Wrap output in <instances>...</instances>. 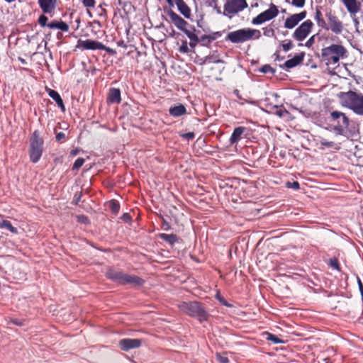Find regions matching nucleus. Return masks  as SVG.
Masks as SVG:
<instances>
[{"mask_svg": "<svg viewBox=\"0 0 363 363\" xmlns=\"http://www.w3.org/2000/svg\"><path fill=\"white\" fill-rule=\"evenodd\" d=\"M347 56V49L342 45L332 44L321 50L322 59L327 65L337 64L341 59Z\"/></svg>", "mask_w": 363, "mask_h": 363, "instance_id": "1", "label": "nucleus"}, {"mask_svg": "<svg viewBox=\"0 0 363 363\" xmlns=\"http://www.w3.org/2000/svg\"><path fill=\"white\" fill-rule=\"evenodd\" d=\"M342 104L355 113L363 116V94L352 91L342 93Z\"/></svg>", "mask_w": 363, "mask_h": 363, "instance_id": "2", "label": "nucleus"}, {"mask_svg": "<svg viewBox=\"0 0 363 363\" xmlns=\"http://www.w3.org/2000/svg\"><path fill=\"white\" fill-rule=\"evenodd\" d=\"M178 308L184 313L197 318L200 322L207 320L209 315L197 301L182 302Z\"/></svg>", "mask_w": 363, "mask_h": 363, "instance_id": "3", "label": "nucleus"}, {"mask_svg": "<svg viewBox=\"0 0 363 363\" xmlns=\"http://www.w3.org/2000/svg\"><path fill=\"white\" fill-rule=\"evenodd\" d=\"M261 33L259 30L253 28H242L230 32L226 36V40L233 43H240L252 39H259Z\"/></svg>", "mask_w": 363, "mask_h": 363, "instance_id": "4", "label": "nucleus"}, {"mask_svg": "<svg viewBox=\"0 0 363 363\" xmlns=\"http://www.w3.org/2000/svg\"><path fill=\"white\" fill-rule=\"evenodd\" d=\"M44 140L40 136L39 132L35 130L30 139V149L29 155L30 161L33 163H37L43 152Z\"/></svg>", "mask_w": 363, "mask_h": 363, "instance_id": "5", "label": "nucleus"}, {"mask_svg": "<svg viewBox=\"0 0 363 363\" xmlns=\"http://www.w3.org/2000/svg\"><path fill=\"white\" fill-rule=\"evenodd\" d=\"M325 16L326 18V26L323 27V29L330 30L336 35L340 34L344 29L343 23L335 15V12L331 9H326Z\"/></svg>", "mask_w": 363, "mask_h": 363, "instance_id": "6", "label": "nucleus"}, {"mask_svg": "<svg viewBox=\"0 0 363 363\" xmlns=\"http://www.w3.org/2000/svg\"><path fill=\"white\" fill-rule=\"evenodd\" d=\"M247 7L246 0H227L224 4L223 15L231 19L233 16Z\"/></svg>", "mask_w": 363, "mask_h": 363, "instance_id": "7", "label": "nucleus"}, {"mask_svg": "<svg viewBox=\"0 0 363 363\" xmlns=\"http://www.w3.org/2000/svg\"><path fill=\"white\" fill-rule=\"evenodd\" d=\"M331 118L333 120H339L340 118L342 119V124H340V122L338 121L337 125H334L333 130L336 133L337 135H345L347 133V129L349 126L350 120L345 116V113L340 111H333L330 113Z\"/></svg>", "mask_w": 363, "mask_h": 363, "instance_id": "8", "label": "nucleus"}, {"mask_svg": "<svg viewBox=\"0 0 363 363\" xmlns=\"http://www.w3.org/2000/svg\"><path fill=\"white\" fill-rule=\"evenodd\" d=\"M279 14V10L276 5L271 4L266 11L262 12L252 21L253 25H259L266 21H270Z\"/></svg>", "mask_w": 363, "mask_h": 363, "instance_id": "9", "label": "nucleus"}, {"mask_svg": "<svg viewBox=\"0 0 363 363\" xmlns=\"http://www.w3.org/2000/svg\"><path fill=\"white\" fill-rule=\"evenodd\" d=\"M313 23L311 20L302 23L294 31L293 38L298 41L303 40L311 33Z\"/></svg>", "mask_w": 363, "mask_h": 363, "instance_id": "10", "label": "nucleus"}, {"mask_svg": "<svg viewBox=\"0 0 363 363\" xmlns=\"http://www.w3.org/2000/svg\"><path fill=\"white\" fill-rule=\"evenodd\" d=\"M77 48H82L84 50H107L110 52H112V50L107 49L106 46L100 42L93 40H79L78 41Z\"/></svg>", "mask_w": 363, "mask_h": 363, "instance_id": "11", "label": "nucleus"}, {"mask_svg": "<svg viewBox=\"0 0 363 363\" xmlns=\"http://www.w3.org/2000/svg\"><path fill=\"white\" fill-rule=\"evenodd\" d=\"M306 16V11H303L298 13L293 14L286 19L284 23V27L288 29H292L295 26H296L301 21L304 19Z\"/></svg>", "mask_w": 363, "mask_h": 363, "instance_id": "12", "label": "nucleus"}, {"mask_svg": "<svg viewBox=\"0 0 363 363\" xmlns=\"http://www.w3.org/2000/svg\"><path fill=\"white\" fill-rule=\"evenodd\" d=\"M167 15L169 17L171 22L179 29L184 30V27L189 26V23L182 18L173 10L170 9L167 11Z\"/></svg>", "mask_w": 363, "mask_h": 363, "instance_id": "13", "label": "nucleus"}, {"mask_svg": "<svg viewBox=\"0 0 363 363\" xmlns=\"http://www.w3.org/2000/svg\"><path fill=\"white\" fill-rule=\"evenodd\" d=\"M142 341L140 339L124 338L119 341V346L123 351H128L132 349L140 347Z\"/></svg>", "mask_w": 363, "mask_h": 363, "instance_id": "14", "label": "nucleus"}, {"mask_svg": "<svg viewBox=\"0 0 363 363\" xmlns=\"http://www.w3.org/2000/svg\"><path fill=\"white\" fill-rule=\"evenodd\" d=\"M304 57V53L295 55L293 58L288 60L284 64L281 65L280 67L285 69H290L302 63Z\"/></svg>", "mask_w": 363, "mask_h": 363, "instance_id": "15", "label": "nucleus"}, {"mask_svg": "<svg viewBox=\"0 0 363 363\" xmlns=\"http://www.w3.org/2000/svg\"><path fill=\"white\" fill-rule=\"evenodd\" d=\"M125 273L122 271L110 269L106 272V277L118 284H123Z\"/></svg>", "mask_w": 363, "mask_h": 363, "instance_id": "16", "label": "nucleus"}, {"mask_svg": "<svg viewBox=\"0 0 363 363\" xmlns=\"http://www.w3.org/2000/svg\"><path fill=\"white\" fill-rule=\"evenodd\" d=\"M38 4L44 13H50L55 9L57 0H38Z\"/></svg>", "mask_w": 363, "mask_h": 363, "instance_id": "17", "label": "nucleus"}, {"mask_svg": "<svg viewBox=\"0 0 363 363\" xmlns=\"http://www.w3.org/2000/svg\"><path fill=\"white\" fill-rule=\"evenodd\" d=\"M174 3L177 7L179 12L186 18H190L191 12L189 6L184 0H174Z\"/></svg>", "mask_w": 363, "mask_h": 363, "instance_id": "18", "label": "nucleus"}, {"mask_svg": "<svg viewBox=\"0 0 363 363\" xmlns=\"http://www.w3.org/2000/svg\"><path fill=\"white\" fill-rule=\"evenodd\" d=\"M123 284H130L134 286H139L143 284L144 280L135 275L125 274Z\"/></svg>", "mask_w": 363, "mask_h": 363, "instance_id": "19", "label": "nucleus"}, {"mask_svg": "<svg viewBox=\"0 0 363 363\" xmlns=\"http://www.w3.org/2000/svg\"><path fill=\"white\" fill-rule=\"evenodd\" d=\"M108 99L110 103L119 104L121 103V91L119 89L111 88L108 91Z\"/></svg>", "mask_w": 363, "mask_h": 363, "instance_id": "20", "label": "nucleus"}, {"mask_svg": "<svg viewBox=\"0 0 363 363\" xmlns=\"http://www.w3.org/2000/svg\"><path fill=\"white\" fill-rule=\"evenodd\" d=\"M48 27L50 29H60L62 31L67 32L69 30V26L62 21L54 20L48 24Z\"/></svg>", "mask_w": 363, "mask_h": 363, "instance_id": "21", "label": "nucleus"}, {"mask_svg": "<svg viewBox=\"0 0 363 363\" xmlns=\"http://www.w3.org/2000/svg\"><path fill=\"white\" fill-rule=\"evenodd\" d=\"M169 114L173 117H179L186 114V109L182 104H179L174 106H172L169 109Z\"/></svg>", "mask_w": 363, "mask_h": 363, "instance_id": "22", "label": "nucleus"}, {"mask_svg": "<svg viewBox=\"0 0 363 363\" xmlns=\"http://www.w3.org/2000/svg\"><path fill=\"white\" fill-rule=\"evenodd\" d=\"M350 13H356L359 11V6L356 0H341Z\"/></svg>", "mask_w": 363, "mask_h": 363, "instance_id": "23", "label": "nucleus"}, {"mask_svg": "<svg viewBox=\"0 0 363 363\" xmlns=\"http://www.w3.org/2000/svg\"><path fill=\"white\" fill-rule=\"evenodd\" d=\"M245 127L240 126V127L235 128L230 136V143L234 144V143H237L238 140H240L241 138V135L245 132Z\"/></svg>", "mask_w": 363, "mask_h": 363, "instance_id": "24", "label": "nucleus"}, {"mask_svg": "<svg viewBox=\"0 0 363 363\" xmlns=\"http://www.w3.org/2000/svg\"><path fill=\"white\" fill-rule=\"evenodd\" d=\"M48 94L50 97L52 98L56 102L57 106L64 111L65 110V107L63 104V101L58 92L52 89H49Z\"/></svg>", "mask_w": 363, "mask_h": 363, "instance_id": "25", "label": "nucleus"}, {"mask_svg": "<svg viewBox=\"0 0 363 363\" xmlns=\"http://www.w3.org/2000/svg\"><path fill=\"white\" fill-rule=\"evenodd\" d=\"M160 237L162 240L166 241L170 245H174L175 242L178 241V238L174 234H165L162 233L160 235Z\"/></svg>", "mask_w": 363, "mask_h": 363, "instance_id": "26", "label": "nucleus"}, {"mask_svg": "<svg viewBox=\"0 0 363 363\" xmlns=\"http://www.w3.org/2000/svg\"><path fill=\"white\" fill-rule=\"evenodd\" d=\"M314 18H315L318 27L323 28V27L326 26V24H325L326 20H325L323 18V14L318 9H317L315 11Z\"/></svg>", "mask_w": 363, "mask_h": 363, "instance_id": "27", "label": "nucleus"}, {"mask_svg": "<svg viewBox=\"0 0 363 363\" xmlns=\"http://www.w3.org/2000/svg\"><path fill=\"white\" fill-rule=\"evenodd\" d=\"M0 228H6L12 233H18L17 228L13 227L11 223L7 220H4L3 221L0 222Z\"/></svg>", "mask_w": 363, "mask_h": 363, "instance_id": "28", "label": "nucleus"}, {"mask_svg": "<svg viewBox=\"0 0 363 363\" xmlns=\"http://www.w3.org/2000/svg\"><path fill=\"white\" fill-rule=\"evenodd\" d=\"M181 30L184 32L190 40H195L194 38L198 37L197 35L195 33L196 29L194 26H191L190 29H188L186 28V27H184V30Z\"/></svg>", "mask_w": 363, "mask_h": 363, "instance_id": "29", "label": "nucleus"}, {"mask_svg": "<svg viewBox=\"0 0 363 363\" xmlns=\"http://www.w3.org/2000/svg\"><path fill=\"white\" fill-rule=\"evenodd\" d=\"M259 71L264 74L270 73L271 74H274L275 69L272 68L269 65H264L260 69Z\"/></svg>", "mask_w": 363, "mask_h": 363, "instance_id": "30", "label": "nucleus"}, {"mask_svg": "<svg viewBox=\"0 0 363 363\" xmlns=\"http://www.w3.org/2000/svg\"><path fill=\"white\" fill-rule=\"evenodd\" d=\"M109 208L113 213L116 214L119 211L120 205L116 201H111L109 203Z\"/></svg>", "mask_w": 363, "mask_h": 363, "instance_id": "31", "label": "nucleus"}, {"mask_svg": "<svg viewBox=\"0 0 363 363\" xmlns=\"http://www.w3.org/2000/svg\"><path fill=\"white\" fill-rule=\"evenodd\" d=\"M207 6L213 7L218 14H223V12H221L220 7L218 6L216 0H211L209 1H207Z\"/></svg>", "mask_w": 363, "mask_h": 363, "instance_id": "32", "label": "nucleus"}, {"mask_svg": "<svg viewBox=\"0 0 363 363\" xmlns=\"http://www.w3.org/2000/svg\"><path fill=\"white\" fill-rule=\"evenodd\" d=\"M274 108L276 109L275 114L279 117H284L286 115L289 114V112L283 106H275Z\"/></svg>", "mask_w": 363, "mask_h": 363, "instance_id": "33", "label": "nucleus"}, {"mask_svg": "<svg viewBox=\"0 0 363 363\" xmlns=\"http://www.w3.org/2000/svg\"><path fill=\"white\" fill-rule=\"evenodd\" d=\"M328 264L332 269L340 271L339 262L337 258L334 257L330 259Z\"/></svg>", "mask_w": 363, "mask_h": 363, "instance_id": "34", "label": "nucleus"}, {"mask_svg": "<svg viewBox=\"0 0 363 363\" xmlns=\"http://www.w3.org/2000/svg\"><path fill=\"white\" fill-rule=\"evenodd\" d=\"M263 34L264 35L267 37H274L275 36V31L271 27H265L263 28Z\"/></svg>", "mask_w": 363, "mask_h": 363, "instance_id": "35", "label": "nucleus"}, {"mask_svg": "<svg viewBox=\"0 0 363 363\" xmlns=\"http://www.w3.org/2000/svg\"><path fill=\"white\" fill-rule=\"evenodd\" d=\"M48 17L45 16L44 14H42L39 16L38 18V22L39 23V25L41 26V27H48V24L47 22H48Z\"/></svg>", "mask_w": 363, "mask_h": 363, "instance_id": "36", "label": "nucleus"}, {"mask_svg": "<svg viewBox=\"0 0 363 363\" xmlns=\"http://www.w3.org/2000/svg\"><path fill=\"white\" fill-rule=\"evenodd\" d=\"M267 339L268 340L273 342L274 343H276V344L284 342L283 340H280L278 337H277L276 335L271 334V333H267Z\"/></svg>", "mask_w": 363, "mask_h": 363, "instance_id": "37", "label": "nucleus"}, {"mask_svg": "<svg viewBox=\"0 0 363 363\" xmlns=\"http://www.w3.org/2000/svg\"><path fill=\"white\" fill-rule=\"evenodd\" d=\"M179 50L182 53H188L189 52V48L188 47V43L186 40H183L182 42V45L179 47Z\"/></svg>", "mask_w": 363, "mask_h": 363, "instance_id": "38", "label": "nucleus"}, {"mask_svg": "<svg viewBox=\"0 0 363 363\" xmlns=\"http://www.w3.org/2000/svg\"><path fill=\"white\" fill-rule=\"evenodd\" d=\"M84 163V159L79 157L74 163L72 169H79Z\"/></svg>", "mask_w": 363, "mask_h": 363, "instance_id": "39", "label": "nucleus"}, {"mask_svg": "<svg viewBox=\"0 0 363 363\" xmlns=\"http://www.w3.org/2000/svg\"><path fill=\"white\" fill-rule=\"evenodd\" d=\"M286 186L289 189H293L295 190H298L300 189V184L298 182H287L286 183Z\"/></svg>", "mask_w": 363, "mask_h": 363, "instance_id": "40", "label": "nucleus"}, {"mask_svg": "<svg viewBox=\"0 0 363 363\" xmlns=\"http://www.w3.org/2000/svg\"><path fill=\"white\" fill-rule=\"evenodd\" d=\"M320 144L321 146H324L326 147H333L335 145V143L333 141H328L327 140L322 138L320 140Z\"/></svg>", "mask_w": 363, "mask_h": 363, "instance_id": "41", "label": "nucleus"}, {"mask_svg": "<svg viewBox=\"0 0 363 363\" xmlns=\"http://www.w3.org/2000/svg\"><path fill=\"white\" fill-rule=\"evenodd\" d=\"M213 40V38H211L210 36L208 35H203L201 38V41L202 42V45H207L208 44H209L211 41Z\"/></svg>", "mask_w": 363, "mask_h": 363, "instance_id": "42", "label": "nucleus"}, {"mask_svg": "<svg viewBox=\"0 0 363 363\" xmlns=\"http://www.w3.org/2000/svg\"><path fill=\"white\" fill-rule=\"evenodd\" d=\"M281 46H282L283 50L285 52H287V51L290 50L291 49H292L293 43H292V42L291 40H288L287 42L284 43L281 45Z\"/></svg>", "mask_w": 363, "mask_h": 363, "instance_id": "43", "label": "nucleus"}, {"mask_svg": "<svg viewBox=\"0 0 363 363\" xmlns=\"http://www.w3.org/2000/svg\"><path fill=\"white\" fill-rule=\"evenodd\" d=\"M216 359L219 363H229V359L227 357L222 356L220 354H216Z\"/></svg>", "mask_w": 363, "mask_h": 363, "instance_id": "44", "label": "nucleus"}, {"mask_svg": "<svg viewBox=\"0 0 363 363\" xmlns=\"http://www.w3.org/2000/svg\"><path fill=\"white\" fill-rule=\"evenodd\" d=\"M291 4L298 8H302L305 5V0H292Z\"/></svg>", "mask_w": 363, "mask_h": 363, "instance_id": "45", "label": "nucleus"}, {"mask_svg": "<svg viewBox=\"0 0 363 363\" xmlns=\"http://www.w3.org/2000/svg\"><path fill=\"white\" fill-rule=\"evenodd\" d=\"M82 4L87 8L94 7L95 5V0H82Z\"/></svg>", "mask_w": 363, "mask_h": 363, "instance_id": "46", "label": "nucleus"}, {"mask_svg": "<svg viewBox=\"0 0 363 363\" xmlns=\"http://www.w3.org/2000/svg\"><path fill=\"white\" fill-rule=\"evenodd\" d=\"M181 136L187 140H190L194 138L195 134L193 132H189L186 133L182 134Z\"/></svg>", "mask_w": 363, "mask_h": 363, "instance_id": "47", "label": "nucleus"}, {"mask_svg": "<svg viewBox=\"0 0 363 363\" xmlns=\"http://www.w3.org/2000/svg\"><path fill=\"white\" fill-rule=\"evenodd\" d=\"M55 138L57 141L62 142L65 138V134L63 132H60L56 134Z\"/></svg>", "mask_w": 363, "mask_h": 363, "instance_id": "48", "label": "nucleus"}, {"mask_svg": "<svg viewBox=\"0 0 363 363\" xmlns=\"http://www.w3.org/2000/svg\"><path fill=\"white\" fill-rule=\"evenodd\" d=\"M315 42V35L311 36L306 43V46L310 48Z\"/></svg>", "mask_w": 363, "mask_h": 363, "instance_id": "49", "label": "nucleus"}, {"mask_svg": "<svg viewBox=\"0 0 363 363\" xmlns=\"http://www.w3.org/2000/svg\"><path fill=\"white\" fill-rule=\"evenodd\" d=\"M194 39L195 40H190L189 42V46L193 49L196 46L198 42L199 41V38L198 37L195 38Z\"/></svg>", "mask_w": 363, "mask_h": 363, "instance_id": "50", "label": "nucleus"}, {"mask_svg": "<svg viewBox=\"0 0 363 363\" xmlns=\"http://www.w3.org/2000/svg\"><path fill=\"white\" fill-rule=\"evenodd\" d=\"M358 288L359 290L360 294L363 292V284L359 277H357Z\"/></svg>", "mask_w": 363, "mask_h": 363, "instance_id": "51", "label": "nucleus"}, {"mask_svg": "<svg viewBox=\"0 0 363 363\" xmlns=\"http://www.w3.org/2000/svg\"><path fill=\"white\" fill-rule=\"evenodd\" d=\"M81 150L79 148H74L71 150L70 155L74 157L77 155L80 152Z\"/></svg>", "mask_w": 363, "mask_h": 363, "instance_id": "52", "label": "nucleus"}, {"mask_svg": "<svg viewBox=\"0 0 363 363\" xmlns=\"http://www.w3.org/2000/svg\"><path fill=\"white\" fill-rule=\"evenodd\" d=\"M121 218L126 222L130 221L131 219L130 215L128 213H124L122 216Z\"/></svg>", "mask_w": 363, "mask_h": 363, "instance_id": "53", "label": "nucleus"}, {"mask_svg": "<svg viewBox=\"0 0 363 363\" xmlns=\"http://www.w3.org/2000/svg\"><path fill=\"white\" fill-rule=\"evenodd\" d=\"M11 323H13V324H15V325H23L22 321H21L20 320L16 319V318L13 319V320H11Z\"/></svg>", "mask_w": 363, "mask_h": 363, "instance_id": "54", "label": "nucleus"}, {"mask_svg": "<svg viewBox=\"0 0 363 363\" xmlns=\"http://www.w3.org/2000/svg\"><path fill=\"white\" fill-rule=\"evenodd\" d=\"M18 60L19 61L22 63V64H26V61L25 59L22 58V57H18Z\"/></svg>", "mask_w": 363, "mask_h": 363, "instance_id": "55", "label": "nucleus"}, {"mask_svg": "<svg viewBox=\"0 0 363 363\" xmlns=\"http://www.w3.org/2000/svg\"><path fill=\"white\" fill-rule=\"evenodd\" d=\"M169 6H173V0H166Z\"/></svg>", "mask_w": 363, "mask_h": 363, "instance_id": "56", "label": "nucleus"}, {"mask_svg": "<svg viewBox=\"0 0 363 363\" xmlns=\"http://www.w3.org/2000/svg\"><path fill=\"white\" fill-rule=\"evenodd\" d=\"M276 60H282V58H280V57L279 56V55H277V57H276Z\"/></svg>", "mask_w": 363, "mask_h": 363, "instance_id": "57", "label": "nucleus"}, {"mask_svg": "<svg viewBox=\"0 0 363 363\" xmlns=\"http://www.w3.org/2000/svg\"><path fill=\"white\" fill-rule=\"evenodd\" d=\"M4 1L8 3H11V2L14 1L15 0H4Z\"/></svg>", "mask_w": 363, "mask_h": 363, "instance_id": "58", "label": "nucleus"}, {"mask_svg": "<svg viewBox=\"0 0 363 363\" xmlns=\"http://www.w3.org/2000/svg\"><path fill=\"white\" fill-rule=\"evenodd\" d=\"M337 122L338 123V121L340 122V124H342V118H340L339 120H336Z\"/></svg>", "mask_w": 363, "mask_h": 363, "instance_id": "59", "label": "nucleus"}, {"mask_svg": "<svg viewBox=\"0 0 363 363\" xmlns=\"http://www.w3.org/2000/svg\"><path fill=\"white\" fill-rule=\"evenodd\" d=\"M99 7L101 9L102 12L106 13V10L101 7V6H99Z\"/></svg>", "mask_w": 363, "mask_h": 363, "instance_id": "60", "label": "nucleus"}, {"mask_svg": "<svg viewBox=\"0 0 363 363\" xmlns=\"http://www.w3.org/2000/svg\"><path fill=\"white\" fill-rule=\"evenodd\" d=\"M61 36H62V34H61V33H58V34H57V38H61Z\"/></svg>", "mask_w": 363, "mask_h": 363, "instance_id": "61", "label": "nucleus"}]
</instances>
